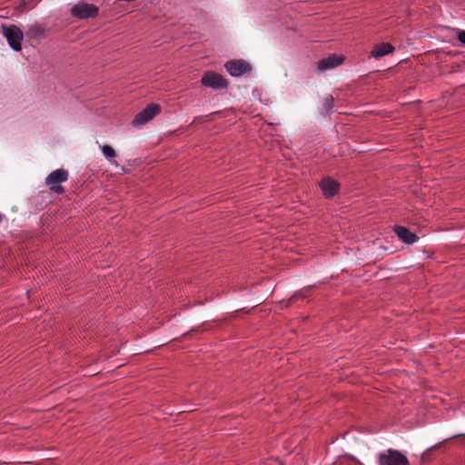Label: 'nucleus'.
I'll list each match as a JSON object with an SVG mask.
<instances>
[{
  "label": "nucleus",
  "instance_id": "1",
  "mask_svg": "<svg viewBox=\"0 0 465 465\" xmlns=\"http://www.w3.org/2000/svg\"><path fill=\"white\" fill-rule=\"evenodd\" d=\"M2 33L6 38L8 45L15 51H21V42L24 38L22 30L16 25H2Z\"/></svg>",
  "mask_w": 465,
  "mask_h": 465
},
{
  "label": "nucleus",
  "instance_id": "2",
  "mask_svg": "<svg viewBox=\"0 0 465 465\" xmlns=\"http://www.w3.org/2000/svg\"><path fill=\"white\" fill-rule=\"evenodd\" d=\"M70 13L73 17L84 20L96 17L99 14V8L93 4L81 2L74 5Z\"/></svg>",
  "mask_w": 465,
  "mask_h": 465
},
{
  "label": "nucleus",
  "instance_id": "3",
  "mask_svg": "<svg viewBox=\"0 0 465 465\" xmlns=\"http://www.w3.org/2000/svg\"><path fill=\"white\" fill-rule=\"evenodd\" d=\"M380 465H409L408 458L393 449H388L379 455Z\"/></svg>",
  "mask_w": 465,
  "mask_h": 465
},
{
  "label": "nucleus",
  "instance_id": "4",
  "mask_svg": "<svg viewBox=\"0 0 465 465\" xmlns=\"http://www.w3.org/2000/svg\"><path fill=\"white\" fill-rule=\"evenodd\" d=\"M203 85L213 89H223L227 87V81L219 74L207 72L201 80Z\"/></svg>",
  "mask_w": 465,
  "mask_h": 465
},
{
  "label": "nucleus",
  "instance_id": "5",
  "mask_svg": "<svg viewBox=\"0 0 465 465\" xmlns=\"http://www.w3.org/2000/svg\"><path fill=\"white\" fill-rule=\"evenodd\" d=\"M160 109V105L156 104H148L142 112L135 115L133 124L139 125L147 123L159 114Z\"/></svg>",
  "mask_w": 465,
  "mask_h": 465
},
{
  "label": "nucleus",
  "instance_id": "6",
  "mask_svg": "<svg viewBox=\"0 0 465 465\" xmlns=\"http://www.w3.org/2000/svg\"><path fill=\"white\" fill-rule=\"evenodd\" d=\"M225 68L232 76H241L251 71L250 64L244 60H232L225 64Z\"/></svg>",
  "mask_w": 465,
  "mask_h": 465
},
{
  "label": "nucleus",
  "instance_id": "7",
  "mask_svg": "<svg viewBox=\"0 0 465 465\" xmlns=\"http://www.w3.org/2000/svg\"><path fill=\"white\" fill-rule=\"evenodd\" d=\"M321 188L326 197H332L339 192L340 184L331 178H325L321 182Z\"/></svg>",
  "mask_w": 465,
  "mask_h": 465
},
{
  "label": "nucleus",
  "instance_id": "8",
  "mask_svg": "<svg viewBox=\"0 0 465 465\" xmlns=\"http://www.w3.org/2000/svg\"><path fill=\"white\" fill-rule=\"evenodd\" d=\"M396 235L405 243L412 244L418 241V236L403 226L397 225L394 227Z\"/></svg>",
  "mask_w": 465,
  "mask_h": 465
},
{
  "label": "nucleus",
  "instance_id": "9",
  "mask_svg": "<svg viewBox=\"0 0 465 465\" xmlns=\"http://www.w3.org/2000/svg\"><path fill=\"white\" fill-rule=\"evenodd\" d=\"M342 61H343V59L341 56L332 54L327 58H324V59H322L321 61H319L318 69L321 71L332 69V68L341 64Z\"/></svg>",
  "mask_w": 465,
  "mask_h": 465
},
{
  "label": "nucleus",
  "instance_id": "10",
  "mask_svg": "<svg viewBox=\"0 0 465 465\" xmlns=\"http://www.w3.org/2000/svg\"><path fill=\"white\" fill-rule=\"evenodd\" d=\"M68 179V172L64 169H57L52 172L45 180L47 185L61 183Z\"/></svg>",
  "mask_w": 465,
  "mask_h": 465
},
{
  "label": "nucleus",
  "instance_id": "11",
  "mask_svg": "<svg viewBox=\"0 0 465 465\" xmlns=\"http://www.w3.org/2000/svg\"><path fill=\"white\" fill-rule=\"evenodd\" d=\"M393 51L394 47L390 43H381L373 47L371 55L375 58H381Z\"/></svg>",
  "mask_w": 465,
  "mask_h": 465
},
{
  "label": "nucleus",
  "instance_id": "12",
  "mask_svg": "<svg viewBox=\"0 0 465 465\" xmlns=\"http://www.w3.org/2000/svg\"><path fill=\"white\" fill-rule=\"evenodd\" d=\"M26 34L30 38H36L44 35L45 29L40 25L35 24L28 27Z\"/></svg>",
  "mask_w": 465,
  "mask_h": 465
},
{
  "label": "nucleus",
  "instance_id": "13",
  "mask_svg": "<svg viewBox=\"0 0 465 465\" xmlns=\"http://www.w3.org/2000/svg\"><path fill=\"white\" fill-rule=\"evenodd\" d=\"M101 149L104 157L107 159H112L116 155L114 149L110 145H103Z\"/></svg>",
  "mask_w": 465,
  "mask_h": 465
},
{
  "label": "nucleus",
  "instance_id": "14",
  "mask_svg": "<svg viewBox=\"0 0 465 465\" xmlns=\"http://www.w3.org/2000/svg\"><path fill=\"white\" fill-rule=\"evenodd\" d=\"M334 99L331 95H328L323 99L322 106L327 113H331L333 107Z\"/></svg>",
  "mask_w": 465,
  "mask_h": 465
},
{
  "label": "nucleus",
  "instance_id": "15",
  "mask_svg": "<svg viewBox=\"0 0 465 465\" xmlns=\"http://www.w3.org/2000/svg\"><path fill=\"white\" fill-rule=\"evenodd\" d=\"M48 186L54 193H61L64 192L63 186H61L59 183H54V184H51V185H48Z\"/></svg>",
  "mask_w": 465,
  "mask_h": 465
},
{
  "label": "nucleus",
  "instance_id": "16",
  "mask_svg": "<svg viewBox=\"0 0 465 465\" xmlns=\"http://www.w3.org/2000/svg\"><path fill=\"white\" fill-rule=\"evenodd\" d=\"M304 297H305V295H303V293H302V292L295 293V294H294V295H293V296L289 300L288 304H292V303H293L296 300H298V299H300V298H301V299H302V298H304Z\"/></svg>",
  "mask_w": 465,
  "mask_h": 465
},
{
  "label": "nucleus",
  "instance_id": "17",
  "mask_svg": "<svg viewBox=\"0 0 465 465\" xmlns=\"http://www.w3.org/2000/svg\"><path fill=\"white\" fill-rule=\"evenodd\" d=\"M458 39L465 45V31H460L458 35Z\"/></svg>",
  "mask_w": 465,
  "mask_h": 465
},
{
  "label": "nucleus",
  "instance_id": "18",
  "mask_svg": "<svg viewBox=\"0 0 465 465\" xmlns=\"http://www.w3.org/2000/svg\"><path fill=\"white\" fill-rule=\"evenodd\" d=\"M25 5H26L25 1H23L21 3V5H19L18 9L21 11L24 10V8L25 7Z\"/></svg>",
  "mask_w": 465,
  "mask_h": 465
}]
</instances>
